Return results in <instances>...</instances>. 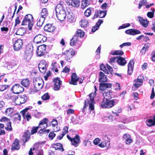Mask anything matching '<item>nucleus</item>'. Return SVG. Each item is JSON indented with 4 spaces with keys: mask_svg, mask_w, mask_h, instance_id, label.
I'll use <instances>...</instances> for the list:
<instances>
[{
    "mask_svg": "<svg viewBox=\"0 0 155 155\" xmlns=\"http://www.w3.org/2000/svg\"><path fill=\"white\" fill-rule=\"evenodd\" d=\"M55 11L58 19L60 21H63L66 16L67 11H65L62 5L60 4L57 5L55 8Z\"/></svg>",
    "mask_w": 155,
    "mask_h": 155,
    "instance_id": "obj_1",
    "label": "nucleus"
},
{
    "mask_svg": "<svg viewBox=\"0 0 155 155\" xmlns=\"http://www.w3.org/2000/svg\"><path fill=\"white\" fill-rule=\"evenodd\" d=\"M34 24L32 15L31 14H28L25 15L22 21L21 25H28V29L31 30Z\"/></svg>",
    "mask_w": 155,
    "mask_h": 155,
    "instance_id": "obj_2",
    "label": "nucleus"
},
{
    "mask_svg": "<svg viewBox=\"0 0 155 155\" xmlns=\"http://www.w3.org/2000/svg\"><path fill=\"white\" fill-rule=\"evenodd\" d=\"M13 100L15 104L19 105L24 104L28 99V97L25 95L17 96H13Z\"/></svg>",
    "mask_w": 155,
    "mask_h": 155,
    "instance_id": "obj_3",
    "label": "nucleus"
},
{
    "mask_svg": "<svg viewBox=\"0 0 155 155\" xmlns=\"http://www.w3.org/2000/svg\"><path fill=\"white\" fill-rule=\"evenodd\" d=\"M115 101L114 100H109L105 97L103 98L101 104V107L104 108H110L114 105Z\"/></svg>",
    "mask_w": 155,
    "mask_h": 155,
    "instance_id": "obj_4",
    "label": "nucleus"
},
{
    "mask_svg": "<svg viewBox=\"0 0 155 155\" xmlns=\"http://www.w3.org/2000/svg\"><path fill=\"white\" fill-rule=\"evenodd\" d=\"M143 81V76L140 75L138 76L137 79H135L134 81L135 83L132 87V90L135 91L138 88L142 85Z\"/></svg>",
    "mask_w": 155,
    "mask_h": 155,
    "instance_id": "obj_5",
    "label": "nucleus"
},
{
    "mask_svg": "<svg viewBox=\"0 0 155 155\" xmlns=\"http://www.w3.org/2000/svg\"><path fill=\"white\" fill-rule=\"evenodd\" d=\"M94 95V94H93V93H91L89 94V96L90 98L85 101L83 108L86 107V104L87 103V104L89 105V108L91 110H94V107L93 104L94 102V97H93Z\"/></svg>",
    "mask_w": 155,
    "mask_h": 155,
    "instance_id": "obj_6",
    "label": "nucleus"
},
{
    "mask_svg": "<svg viewBox=\"0 0 155 155\" xmlns=\"http://www.w3.org/2000/svg\"><path fill=\"white\" fill-rule=\"evenodd\" d=\"M0 121L4 122L6 125L5 126V129L8 131H11L12 130L11 126V122L10 120L6 117H3L1 118Z\"/></svg>",
    "mask_w": 155,
    "mask_h": 155,
    "instance_id": "obj_7",
    "label": "nucleus"
},
{
    "mask_svg": "<svg viewBox=\"0 0 155 155\" xmlns=\"http://www.w3.org/2000/svg\"><path fill=\"white\" fill-rule=\"evenodd\" d=\"M11 90L14 94H19L24 91V88L20 84H15L12 87Z\"/></svg>",
    "mask_w": 155,
    "mask_h": 155,
    "instance_id": "obj_8",
    "label": "nucleus"
},
{
    "mask_svg": "<svg viewBox=\"0 0 155 155\" xmlns=\"http://www.w3.org/2000/svg\"><path fill=\"white\" fill-rule=\"evenodd\" d=\"M47 40L46 37L42 35H36L34 38V42L36 44L42 43Z\"/></svg>",
    "mask_w": 155,
    "mask_h": 155,
    "instance_id": "obj_9",
    "label": "nucleus"
},
{
    "mask_svg": "<svg viewBox=\"0 0 155 155\" xmlns=\"http://www.w3.org/2000/svg\"><path fill=\"white\" fill-rule=\"evenodd\" d=\"M75 52L73 49H70L68 50H66L62 53L63 55L65 56V59L68 61L72 58Z\"/></svg>",
    "mask_w": 155,
    "mask_h": 155,
    "instance_id": "obj_10",
    "label": "nucleus"
},
{
    "mask_svg": "<svg viewBox=\"0 0 155 155\" xmlns=\"http://www.w3.org/2000/svg\"><path fill=\"white\" fill-rule=\"evenodd\" d=\"M43 82V81L42 79L36 78L34 81L35 89L37 91H39L42 89L43 86V84H42Z\"/></svg>",
    "mask_w": 155,
    "mask_h": 155,
    "instance_id": "obj_11",
    "label": "nucleus"
},
{
    "mask_svg": "<svg viewBox=\"0 0 155 155\" xmlns=\"http://www.w3.org/2000/svg\"><path fill=\"white\" fill-rule=\"evenodd\" d=\"M67 137L71 142L72 144L75 147L78 145L80 141V137L78 135H77L73 138L70 137L69 135H67Z\"/></svg>",
    "mask_w": 155,
    "mask_h": 155,
    "instance_id": "obj_12",
    "label": "nucleus"
},
{
    "mask_svg": "<svg viewBox=\"0 0 155 155\" xmlns=\"http://www.w3.org/2000/svg\"><path fill=\"white\" fill-rule=\"evenodd\" d=\"M23 42L22 39H18L16 40L13 46L14 49L15 51H18L22 48Z\"/></svg>",
    "mask_w": 155,
    "mask_h": 155,
    "instance_id": "obj_13",
    "label": "nucleus"
},
{
    "mask_svg": "<svg viewBox=\"0 0 155 155\" xmlns=\"http://www.w3.org/2000/svg\"><path fill=\"white\" fill-rule=\"evenodd\" d=\"M107 10L101 11V10H96L95 11V14L92 19H94V18L99 17L100 18L104 17L107 14Z\"/></svg>",
    "mask_w": 155,
    "mask_h": 155,
    "instance_id": "obj_14",
    "label": "nucleus"
},
{
    "mask_svg": "<svg viewBox=\"0 0 155 155\" xmlns=\"http://www.w3.org/2000/svg\"><path fill=\"white\" fill-rule=\"evenodd\" d=\"M46 45H45L43 44L39 46L37 51V55L39 56L44 55L46 51Z\"/></svg>",
    "mask_w": 155,
    "mask_h": 155,
    "instance_id": "obj_15",
    "label": "nucleus"
},
{
    "mask_svg": "<svg viewBox=\"0 0 155 155\" xmlns=\"http://www.w3.org/2000/svg\"><path fill=\"white\" fill-rule=\"evenodd\" d=\"M66 16L69 22L72 23L75 21L74 15L70 9L67 11Z\"/></svg>",
    "mask_w": 155,
    "mask_h": 155,
    "instance_id": "obj_16",
    "label": "nucleus"
},
{
    "mask_svg": "<svg viewBox=\"0 0 155 155\" xmlns=\"http://www.w3.org/2000/svg\"><path fill=\"white\" fill-rule=\"evenodd\" d=\"M67 4L74 7H77L80 5V2L78 0H66Z\"/></svg>",
    "mask_w": 155,
    "mask_h": 155,
    "instance_id": "obj_17",
    "label": "nucleus"
},
{
    "mask_svg": "<svg viewBox=\"0 0 155 155\" xmlns=\"http://www.w3.org/2000/svg\"><path fill=\"white\" fill-rule=\"evenodd\" d=\"M62 82L58 78H56L54 79V89L55 91H58L59 90L60 86Z\"/></svg>",
    "mask_w": 155,
    "mask_h": 155,
    "instance_id": "obj_18",
    "label": "nucleus"
},
{
    "mask_svg": "<svg viewBox=\"0 0 155 155\" xmlns=\"http://www.w3.org/2000/svg\"><path fill=\"white\" fill-rule=\"evenodd\" d=\"M134 64V61L133 59L130 60L128 64V74L130 75L133 72Z\"/></svg>",
    "mask_w": 155,
    "mask_h": 155,
    "instance_id": "obj_19",
    "label": "nucleus"
},
{
    "mask_svg": "<svg viewBox=\"0 0 155 155\" xmlns=\"http://www.w3.org/2000/svg\"><path fill=\"white\" fill-rule=\"evenodd\" d=\"M20 147V145L19 144V141L16 139L12 144L11 150H18Z\"/></svg>",
    "mask_w": 155,
    "mask_h": 155,
    "instance_id": "obj_20",
    "label": "nucleus"
},
{
    "mask_svg": "<svg viewBox=\"0 0 155 155\" xmlns=\"http://www.w3.org/2000/svg\"><path fill=\"white\" fill-rule=\"evenodd\" d=\"M112 86V84L110 83H101L100 84V90L104 91L107 88H110Z\"/></svg>",
    "mask_w": 155,
    "mask_h": 155,
    "instance_id": "obj_21",
    "label": "nucleus"
},
{
    "mask_svg": "<svg viewBox=\"0 0 155 155\" xmlns=\"http://www.w3.org/2000/svg\"><path fill=\"white\" fill-rule=\"evenodd\" d=\"M125 32L127 34L133 35L140 34L141 33V32L139 30L134 29L127 30L125 31Z\"/></svg>",
    "mask_w": 155,
    "mask_h": 155,
    "instance_id": "obj_22",
    "label": "nucleus"
},
{
    "mask_svg": "<svg viewBox=\"0 0 155 155\" xmlns=\"http://www.w3.org/2000/svg\"><path fill=\"white\" fill-rule=\"evenodd\" d=\"M123 140L127 144H130L133 141L132 139L131 138L130 136L127 134H125L124 135Z\"/></svg>",
    "mask_w": 155,
    "mask_h": 155,
    "instance_id": "obj_23",
    "label": "nucleus"
},
{
    "mask_svg": "<svg viewBox=\"0 0 155 155\" xmlns=\"http://www.w3.org/2000/svg\"><path fill=\"white\" fill-rule=\"evenodd\" d=\"M79 78L78 77L76 73H73L71 76V81L70 82L71 84H73L74 85H76L77 84V81L78 80Z\"/></svg>",
    "mask_w": 155,
    "mask_h": 155,
    "instance_id": "obj_24",
    "label": "nucleus"
},
{
    "mask_svg": "<svg viewBox=\"0 0 155 155\" xmlns=\"http://www.w3.org/2000/svg\"><path fill=\"white\" fill-rule=\"evenodd\" d=\"M116 61L119 65L121 66L125 65L127 63L125 58L121 56L117 57V59Z\"/></svg>",
    "mask_w": 155,
    "mask_h": 155,
    "instance_id": "obj_25",
    "label": "nucleus"
},
{
    "mask_svg": "<svg viewBox=\"0 0 155 155\" xmlns=\"http://www.w3.org/2000/svg\"><path fill=\"white\" fill-rule=\"evenodd\" d=\"M55 29L54 26L51 24H47L44 27V30L48 32H52Z\"/></svg>",
    "mask_w": 155,
    "mask_h": 155,
    "instance_id": "obj_26",
    "label": "nucleus"
},
{
    "mask_svg": "<svg viewBox=\"0 0 155 155\" xmlns=\"http://www.w3.org/2000/svg\"><path fill=\"white\" fill-rule=\"evenodd\" d=\"M30 136V133L29 130H27L24 133L23 135L22 140L25 143L27 142L29 139Z\"/></svg>",
    "mask_w": 155,
    "mask_h": 155,
    "instance_id": "obj_27",
    "label": "nucleus"
},
{
    "mask_svg": "<svg viewBox=\"0 0 155 155\" xmlns=\"http://www.w3.org/2000/svg\"><path fill=\"white\" fill-rule=\"evenodd\" d=\"M137 18L139 22L145 28L147 27L148 23V21L147 20L144 19L143 18L140 16H138Z\"/></svg>",
    "mask_w": 155,
    "mask_h": 155,
    "instance_id": "obj_28",
    "label": "nucleus"
},
{
    "mask_svg": "<svg viewBox=\"0 0 155 155\" xmlns=\"http://www.w3.org/2000/svg\"><path fill=\"white\" fill-rule=\"evenodd\" d=\"M146 124L149 126L151 127L155 125V115L153 117L152 119H150L147 120L146 121Z\"/></svg>",
    "mask_w": 155,
    "mask_h": 155,
    "instance_id": "obj_29",
    "label": "nucleus"
},
{
    "mask_svg": "<svg viewBox=\"0 0 155 155\" xmlns=\"http://www.w3.org/2000/svg\"><path fill=\"white\" fill-rule=\"evenodd\" d=\"M99 81L101 82H105L107 81V78L104 74L101 71L99 74Z\"/></svg>",
    "mask_w": 155,
    "mask_h": 155,
    "instance_id": "obj_30",
    "label": "nucleus"
},
{
    "mask_svg": "<svg viewBox=\"0 0 155 155\" xmlns=\"http://www.w3.org/2000/svg\"><path fill=\"white\" fill-rule=\"evenodd\" d=\"M48 15V11L47 9L46 8L42 9L40 14V17L45 19Z\"/></svg>",
    "mask_w": 155,
    "mask_h": 155,
    "instance_id": "obj_31",
    "label": "nucleus"
},
{
    "mask_svg": "<svg viewBox=\"0 0 155 155\" xmlns=\"http://www.w3.org/2000/svg\"><path fill=\"white\" fill-rule=\"evenodd\" d=\"M103 20L102 19H99L98 21L96 23L95 26H93L92 28L91 31L92 32H94L99 27L100 25L103 22Z\"/></svg>",
    "mask_w": 155,
    "mask_h": 155,
    "instance_id": "obj_32",
    "label": "nucleus"
},
{
    "mask_svg": "<svg viewBox=\"0 0 155 155\" xmlns=\"http://www.w3.org/2000/svg\"><path fill=\"white\" fill-rule=\"evenodd\" d=\"M33 51V46L32 45L30 44L26 46L24 52L32 54Z\"/></svg>",
    "mask_w": 155,
    "mask_h": 155,
    "instance_id": "obj_33",
    "label": "nucleus"
},
{
    "mask_svg": "<svg viewBox=\"0 0 155 155\" xmlns=\"http://www.w3.org/2000/svg\"><path fill=\"white\" fill-rule=\"evenodd\" d=\"M12 120L14 122L17 121L18 120L20 121L21 120V116L19 113H16L14 114L12 117Z\"/></svg>",
    "mask_w": 155,
    "mask_h": 155,
    "instance_id": "obj_34",
    "label": "nucleus"
},
{
    "mask_svg": "<svg viewBox=\"0 0 155 155\" xmlns=\"http://www.w3.org/2000/svg\"><path fill=\"white\" fill-rule=\"evenodd\" d=\"M21 84L25 87H28L30 85L29 80L27 78L23 79L21 81Z\"/></svg>",
    "mask_w": 155,
    "mask_h": 155,
    "instance_id": "obj_35",
    "label": "nucleus"
},
{
    "mask_svg": "<svg viewBox=\"0 0 155 155\" xmlns=\"http://www.w3.org/2000/svg\"><path fill=\"white\" fill-rule=\"evenodd\" d=\"M88 21L85 19L81 20L80 22V24L81 27L86 28L88 25Z\"/></svg>",
    "mask_w": 155,
    "mask_h": 155,
    "instance_id": "obj_36",
    "label": "nucleus"
},
{
    "mask_svg": "<svg viewBox=\"0 0 155 155\" xmlns=\"http://www.w3.org/2000/svg\"><path fill=\"white\" fill-rule=\"evenodd\" d=\"M51 65L52 66V70L56 72H58V68H60L59 65L56 62H54L52 63Z\"/></svg>",
    "mask_w": 155,
    "mask_h": 155,
    "instance_id": "obj_37",
    "label": "nucleus"
},
{
    "mask_svg": "<svg viewBox=\"0 0 155 155\" xmlns=\"http://www.w3.org/2000/svg\"><path fill=\"white\" fill-rule=\"evenodd\" d=\"M78 39V37L77 36H74L70 41V45L71 46H74L77 43Z\"/></svg>",
    "mask_w": 155,
    "mask_h": 155,
    "instance_id": "obj_38",
    "label": "nucleus"
},
{
    "mask_svg": "<svg viewBox=\"0 0 155 155\" xmlns=\"http://www.w3.org/2000/svg\"><path fill=\"white\" fill-rule=\"evenodd\" d=\"M124 53L121 50L112 51L110 52V54L112 55H122Z\"/></svg>",
    "mask_w": 155,
    "mask_h": 155,
    "instance_id": "obj_39",
    "label": "nucleus"
},
{
    "mask_svg": "<svg viewBox=\"0 0 155 155\" xmlns=\"http://www.w3.org/2000/svg\"><path fill=\"white\" fill-rule=\"evenodd\" d=\"M14 111V108L9 107L6 109L5 112L6 114L8 116H11L13 114Z\"/></svg>",
    "mask_w": 155,
    "mask_h": 155,
    "instance_id": "obj_40",
    "label": "nucleus"
},
{
    "mask_svg": "<svg viewBox=\"0 0 155 155\" xmlns=\"http://www.w3.org/2000/svg\"><path fill=\"white\" fill-rule=\"evenodd\" d=\"M89 4V0H82L81 7L83 9H84Z\"/></svg>",
    "mask_w": 155,
    "mask_h": 155,
    "instance_id": "obj_41",
    "label": "nucleus"
},
{
    "mask_svg": "<svg viewBox=\"0 0 155 155\" xmlns=\"http://www.w3.org/2000/svg\"><path fill=\"white\" fill-rule=\"evenodd\" d=\"M32 54L24 52V58L27 61H28L31 59Z\"/></svg>",
    "mask_w": 155,
    "mask_h": 155,
    "instance_id": "obj_42",
    "label": "nucleus"
},
{
    "mask_svg": "<svg viewBox=\"0 0 155 155\" xmlns=\"http://www.w3.org/2000/svg\"><path fill=\"white\" fill-rule=\"evenodd\" d=\"M56 147H55L54 148L56 150H59L61 151H63L64 150L62 145L60 143H57L55 144Z\"/></svg>",
    "mask_w": 155,
    "mask_h": 155,
    "instance_id": "obj_43",
    "label": "nucleus"
},
{
    "mask_svg": "<svg viewBox=\"0 0 155 155\" xmlns=\"http://www.w3.org/2000/svg\"><path fill=\"white\" fill-rule=\"evenodd\" d=\"M48 67V65L45 60H42L40 61L38 67Z\"/></svg>",
    "mask_w": 155,
    "mask_h": 155,
    "instance_id": "obj_44",
    "label": "nucleus"
},
{
    "mask_svg": "<svg viewBox=\"0 0 155 155\" xmlns=\"http://www.w3.org/2000/svg\"><path fill=\"white\" fill-rule=\"evenodd\" d=\"M84 32L81 30H78L76 33V35L75 36H77L78 37V39L79 37L81 38L84 36Z\"/></svg>",
    "mask_w": 155,
    "mask_h": 155,
    "instance_id": "obj_45",
    "label": "nucleus"
},
{
    "mask_svg": "<svg viewBox=\"0 0 155 155\" xmlns=\"http://www.w3.org/2000/svg\"><path fill=\"white\" fill-rule=\"evenodd\" d=\"M91 8H89L84 12V14L85 16L88 17L91 15Z\"/></svg>",
    "mask_w": 155,
    "mask_h": 155,
    "instance_id": "obj_46",
    "label": "nucleus"
},
{
    "mask_svg": "<svg viewBox=\"0 0 155 155\" xmlns=\"http://www.w3.org/2000/svg\"><path fill=\"white\" fill-rule=\"evenodd\" d=\"M45 19L43 18H42L40 17L38 21L37 24V26L40 27H41L43 24Z\"/></svg>",
    "mask_w": 155,
    "mask_h": 155,
    "instance_id": "obj_47",
    "label": "nucleus"
},
{
    "mask_svg": "<svg viewBox=\"0 0 155 155\" xmlns=\"http://www.w3.org/2000/svg\"><path fill=\"white\" fill-rule=\"evenodd\" d=\"M111 93L108 91H105L103 93L104 96L106 97L107 98L111 97Z\"/></svg>",
    "mask_w": 155,
    "mask_h": 155,
    "instance_id": "obj_48",
    "label": "nucleus"
},
{
    "mask_svg": "<svg viewBox=\"0 0 155 155\" xmlns=\"http://www.w3.org/2000/svg\"><path fill=\"white\" fill-rule=\"evenodd\" d=\"M4 127L3 124H0V135H4L5 133L3 129Z\"/></svg>",
    "mask_w": 155,
    "mask_h": 155,
    "instance_id": "obj_49",
    "label": "nucleus"
},
{
    "mask_svg": "<svg viewBox=\"0 0 155 155\" xmlns=\"http://www.w3.org/2000/svg\"><path fill=\"white\" fill-rule=\"evenodd\" d=\"M147 3V1L146 0H141L139 2L138 8L140 9L142 6L144 5L145 4Z\"/></svg>",
    "mask_w": 155,
    "mask_h": 155,
    "instance_id": "obj_50",
    "label": "nucleus"
},
{
    "mask_svg": "<svg viewBox=\"0 0 155 155\" xmlns=\"http://www.w3.org/2000/svg\"><path fill=\"white\" fill-rule=\"evenodd\" d=\"M50 97L48 93H45L41 97L42 100L44 101L48 100L50 98Z\"/></svg>",
    "mask_w": 155,
    "mask_h": 155,
    "instance_id": "obj_51",
    "label": "nucleus"
},
{
    "mask_svg": "<svg viewBox=\"0 0 155 155\" xmlns=\"http://www.w3.org/2000/svg\"><path fill=\"white\" fill-rule=\"evenodd\" d=\"M35 154L36 155H43V150L40 149H37L35 148Z\"/></svg>",
    "mask_w": 155,
    "mask_h": 155,
    "instance_id": "obj_52",
    "label": "nucleus"
},
{
    "mask_svg": "<svg viewBox=\"0 0 155 155\" xmlns=\"http://www.w3.org/2000/svg\"><path fill=\"white\" fill-rule=\"evenodd\" d=\"M155 11V9H153L152 12H148L147 14V16L150 18H153V17Z\"/></svg>",
    "mask_w": 155,
    "mask_h": 155,
    "instance_id": "obj_53",
    "label": "nucleus"
},
{
    "mask_svg": "<svg viewBox=\"0 0 155 155\" xmlns=\"http://www.w3.org/2000/svg\"><path fill=\"white\" fill-rule=\"evenodd\" d=\"M117 59V57H114L111 58L110 60L109 61V63L111 65H113V64L114 63L115 61Z\"/></svg>",
    "mask_w": 155,
    "mask_h": 155,
    "instance_id": "obj_54",
    "label": "nucleus"
},
{
    "mask_svg": "<svg viewBox=\"0 0 155 155\" xmlns=\"http://www.w3.org/2000/svg\"><path fill=\"white\" fill-rule=\"evenodd\" d=\"M48 119L46 118H44L40 122L39 125L46 124L48 122Z\"/></svg>",
    "mask_w": 155,
    "mask_h": 155,
    "instance_id": "obj_55",
    "label": "nucleus"
},
{
    "mask_svg": "<svg viewBox=\"0 0 155 155\" xmlns=\"http://www.w3.org/2000/svg\"><path fill=\"white\" fill-rule=\"evenodd\" d=\"M130 23H126L125 24H123L121 26H119V28H118V29H123L124 28H125L130 26Z\"/></svg>",
    "mask_w": 155,
    "mask_h": 155,
    "instance_id": "obj_56",
    "label": "nucleus"
},
{
    "mask_svg": "<svg viewBox=\"0 0 155 155\" xmlns=\"http://www.w3.org/2000/svg\"><path fill=\"white\" fill-rule=\"evenodd\" d=\"M48 67H38L40 71L42 73L45 74L46 71Z\"/></svg>",
    "mask_w": 155,
    "mask_h": 155,
    "instance_id": "obj_57",
    "label": "nucleus"
},
{
    "mask_svg": "<svg viewBox=\"0 0 155 155\" xmlns=\"http://www.w3.org/2000/svg\"><path fill=\"white\" fill-rule=\"evenodd\" d=\"M35 148L34 147L31 148L29 152V155H33V154H35Z\"/></svg>",
    "mask_w": 155,
    "mask_h": 155,
    "instance_id": "obj_58",
    "label": "nucleus"
},
{
    "mask_svg": "<svg viewBox=\"0 0 155 155\" xmlns=\"http://www.w3.org/2000/svg\"><path fill=\"white\" fill-rule=\"evenodd\" d=\"M38 128V127H33L31 131V134H33L36 133L37 131Z\"/></svg>",
    "mask_w": 155,
    "mask_h": 155,
    "instance_id": "obj_59",
    "label": "nucleus"
},
{
    "mask_svg": "<svg viewBox=\"0 0 155 155\" xmlns=\"http://www.w3.org/2000/svg\"><path fill=\"white\" fill-rule=\"evenodd\" d=\"M148 47L147 46L145 45L144 47L142 49L140 53H141L142 54H144L145 53L146 51L148 50Z\"/></svg>",
    "mask_w": 155,
    "mask_h": 155,
    "instance_id": "obj_60",
    "label": "nucleus"
},
{
    "mask_svg": "<svg viewBox=\"0 0 155 155\" xmlns=\"http://www.w3.org/2000/svg\"><path fill=\"white\" fill-rule=\"evenodd\" d=\"M122 122L124 124H125L129 123L130 121L129 118L124 117Z\"/></svg>",
    "mask_w": 155,
    "mask_h": 155,
    "instance_id": "obj_61",
    "label": "nucleus"
},
{
    "mask_svg": "<svg viewBox=\"0 0 155 155\" xmlns=\"http://www.w3.org/2000/svg\"><path fill=\"white\" fill-rule=\"evenodd\" d=\"M8 87V86L7 85H0V90L2 91H3L5 90Z\"/></svg>",
    "mask_w": 155,
    "mask_h": 155,
    "instance_id": "obj_62",
    "label": "nucleus"
},
{
    "mask_svg": "<svg viewBox=\"0 0 155 155\" xmlns=\"http://www.w3.org/2000/svg\"><path fill=\"white\" fill-rule=\"evenodd\" d=\"M56 134L54 132H51L49 134V137L52 140L55 137Z\"/></svg>",
    "mask_w": 155,
    "mask_h": 155,
    "instance_id": "obj_63",
    "label": "nucleus"
},
{
    "mask_svg": "<svg viewBox=\"0 0 155 155\" xmlns=\"http://www.w3.org/2000/svg\"><path fill=\"white\" fill-rule=\"evenodd\" d=\"M100 142V139L98 138H96L93 141V143L95 145H97Z\"/></svg>",
    "mask_w": 155,
    "mask_h": 155,
    "instance_id": "obj_64",
    "label": "nucleus"
}]
</instances>
